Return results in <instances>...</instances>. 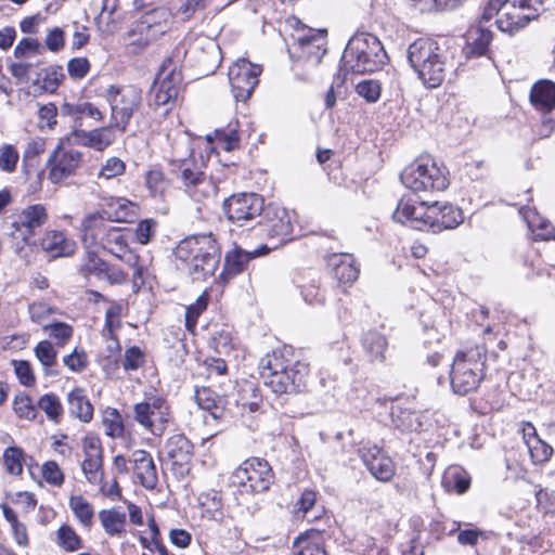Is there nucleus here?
<instances>
[{"label": "nucleus", "mask_w": 555, "mask_h": 555, "mask_svg": "<svg viewBox=\"0 0 555 555\" xmlns=\"http://www.w3.org/2000/svg\"><path fill=\"white\" fill-rule=\"evenodd\" d=\"M46 150V140L42 138L30 139L23 153V165L35 166L37 159Z\"/></svg>", "instance_id": "nucleus-46"}, {"label": "nucleus", "mask_w": 555, "mask_h": 555, "mask_svg": "<svg viewBox=\"0 0 555 555\" xmlns=\"http://www.w3.org/2000/svg\"><path fill=\"white\" fill-rule=\"evenodd\" d=\"M145 184L153 196L162 195L168 186L165 175L159 169H152L146 173Z\"/></svg>", "instance_id": "nucleus-50"}, {"label": "nucleus", "mask_w": 555, "mask_h": 555, "mask_svg": "<svg viewBox=\"0 0 555 555\" xmlns=\"http://www.w3.org/2000/svg\"><path fill=\"white\" fill-rule=\"evenodd\" d=\"M64 75L59 69H43L39 74V79L42 80L41 89L46 92H54Z\"/></svg>", "instance_id": "nucleus-61"}, {"label": "nucleus", "mask_w": 555, "mask_h": 555, "mask_svg": "<svg viewBox=\"0 0 555 555\" xmlns=\"http://www.w3.org/2000/svg\"><path fill=\"white\" fill-rule=\"evenodd\" d=\"M117 128L109 122L108 126L96 128L90 131L74 130L73 137L76 141L87 147L103 151L116 140Z\"/></svg>", "instance_id": "nucleus-23"}, {"label": "nucleus", "mask_w": 555, "mask_h": 555, "mask_svg": "<svg viewBox=\"0 0 555 555\" xmlns=\"http://www.w3.org/2000/svg\"><path fill=\"white\" fill-rule=\"evenodd\" d=\"M43 330L49 332L50 337L57 341V345L63 346L73 336V327L64 322H53L51 324H43Z\"/></svg>", "instance_id": "nucleus-49"}, {"label": "nucleus", "mask_w": 555, "mask_h": 555, "mask_svg": "<svg viewBox=\"0 0 555 555\" xmlns=\"http://www.w3.org/2000/svg\"><path fill=\"white\" fill-rule=\"evenodd\" d=\"M408 60L427 88H438L453 68V54L447 41L420 38L409 46Z\"/></svg>", "instance_id": "nucleus-1"}, {"label": "nucleus", "mask_w": 555, "mask_h": 555, "mask_svg": "<svg viewBox=\"0 0 555 555\" xmlns=\"http://www.w3.org/2000/svg\"><path fill=\"white\" fill-rule=\"evenodd\" d=\"M80 272L85 276L93 275L96 279L103 280L104 275L107 274V263L96 254L88 251L80 267Z\"/></svg>", "instance_id": "nucleus-37"}, {"label": "nucleus", "mask_w": 555, "mask_h": 555, "mask_svg": "<svg viewBox=\"0 0 555 555\" xmlns=\"http://www.w3.org/2000/svg\"><path fill=\"white\" fill-rule=\"evenodd\" d=\"M261 67L247 60H240L229 68V81L236 101L245 102L253 94Z\"/></svg>", "instance_id": "nucleus-14"}, {"label": "nucleus", "mask_w": 555, "mask_h": 555, "mask_svg": "<svg viewBox=\"0 0 555 555\" xmlns=\"http://www.w3.org/2000/svg\"><path fill=\"white\" fill-rule=\"evenodd\" d=\"M67 70L72 78L82 79L90 70V63L86 57H74L69 60Z\"/></svg>", "instance_id": "nucleus-63"}, {"label": "nucleus", "mask_w": 555, "mask_h": 555, "mask_svg": "<svg viewBox=\"0 0 555 555\" xmlns=\"http://www.w3.org/2000/svg\"><path fill=\"white\" fill-rule=\"evenodd\" d=\"M317 503V493L310 489L305 490L298 502L296 503V506L298 508L295 511L296 515L299 513L302 514V517H307L308 520H315L321 517L320 513H312L313 507Z\"/></svg>", "instance_id": "nucleus-41"}, {"label": "nucleus", "mask_w": 555, "mask_h": 555, "mask_svg": "<svg viewBox=\"0 0 555 555\" xmlns=\"http://www.w3.org/2000/svg\"><path fill=\"white\" fill-rule=\"evenodd\" d=\"M470 475L460 465L449 466L442 477V486H470Z\"/></svg>", "instance_id": "nucleus-43"}, {"label": "nucleus", "mask_w": 555, "mask_h": 555, "mask_svg": "<svg viewBox=\"0 0 555 555\" xmlns=\"http://www.w3.org/2000/svg\"><path fill=\"white\" fill-rule=\"evenodd\" d=\"M100 243L105 250L133 269L134 284L138 281L144 284L147 269L141 262L140 257L129 248L127 233L120 228H109L103 232Z\"/></svg>", "instance_id": "nucleus-10"}, {"label": "nucleus", "mask_w": 555, "mask_h": 555, "mask_svg": "<svg viewBox=\"0 0 555 555\" xmlns=\"http://www.w3.org/2000/svg\"><path fill=\"white\" fill-rule=\"evenodd\" d=\"M126 170V164L118 157L112 156L101 166L99 177L106 180L121 176Z\"/></svg>", "instance_id": "nucleus-56"}, {"label": "nucleus", "mask_w": 555, "mask_h": 555, "mask_svg": "<svg viewBox=\"0 0 555 555\" xmlns=\"http://www.w3.org/2000/svg\"><path fill=\"white\" fill-rule=\"evenodd\" d=\"M193 450V443L183 434H175L166 440L162 460L176 477H183L190 470Z\"/></svg>", "instance_id": "nucleus-11"}, {"label": "nucleus", "mask_w": 555, "mask_h": 555, "mask_svg": "<svg viewBox=\"0 0 555 555\" xmlns=\"http://www.w3.org/2000/svg\"><path fill=\"white\" fill-rule=\"evenodd\" d=\"M101 96L109 105L111 122L119 132H126L132 116L142 105L141 91L130 85H109L103 89Z\"/></svg>", "instance_id": "nucleus-6"}, {"label": "nucleus", "mask_w": 555, "mask_h": 555, "mask_svg": "<svg viewBox=\"0 0 555 555\" xmlns=\"http://www.w3.org/2000/svg\"><path fill=\"white\" fill-rule=\"evenodd\" d=\"M429 205L427 201L416 202L410 196H403L392 214V219L402 224L408 223L416 230L425 231L428 228L427 212Z\"/></svg>", "instance_id": "nucleus-19"}, {"label": "nucleus", "mask_w": 555, "mask_h": 555, "mask_svg": "<svg viewBox=\"0 0 555 555\" xmlns=\"http://www.w3.org/2000/svg\"><path fill=\"white\" fill-rule=\"evenodd\" d=\"M257 227L268 237L278 238L283 243L292 233V217L286 208L270 204L264 207L262 220Z\"/></svg>", "instance_id": "nucleus-17"}, {"label": "nucleus", "mask_w": 555, "mask_h": 555, "mask_svg": "<svg viewBox=\"0 0 555 555\" xmlns=\"http://www.w3.org/2000/svg\"><path fill=\"white\" fill-rule=\"evenodd\" d=\"M362 347L371 362H383L388 341L383 334L376 331H369L362 338Z\"/></svg>", "instance_id": "nucleus-31"}, {"label": "nucleus", "mask_w": 555, "mask_h": 555, "mask_svg": "<svg viewBox=\"0 0 555 555\" xmlns=\"http://www.w3.org/2000/svg\"><path fill=\"white\" fill-rule=\"evenodd\" d=\"M401 182L412 192L434 193L447 189L449 180L444 172L428 157H420L404 168Z\"/></svg>", "instance_id": "nucleus-7"}, {"label": "nucleus", "mask_w": 555, "mask_h": 555, "mask_svg": "<svg viewBox=\"0 0 555 555\" xmlns=\"http://www.w3.org/2000/svg\"><path fill=\"white\" fill-rule=\"evenodd\" d=\"M370 473L380 482H388L395 475L392 460L376 444L365 443L358 450Z\"/></svg>", "instance_id": "nucleus-18"}, {"label": "nucleus", "mask_w": 555, "mask_h": 555, "mask_svg": "<svg viewBox=\"0 0 555 555\" xmlns=\"http://www.w3.org/2000/svg\"><path fill=\"white\" fill-rule=\"evenodd\" d=\"M134 420L155 436H162L169 422V406L165 399L153 397L134 404Z\"/></svg>", "instance_id": "nucleus-12"}, {"label": "nucleus", "mask_w": 555, "mask_h": 555, "mask_svg": "<svg viewBox=\"0 0 555 555\" xmlns=\"http://www.w3.org/2000/svg\"><path fill=\"white\" fill-rule=\"evenodd\" d=\"M130 463H132L133 475L141 486H156V466L149 452L135 450Z\"/></svg>", "instance_id": "nucleus-25"}, {"label": "nucleus", "mask_w": 555, "mask_h": 555, "mask_svg": "<svg viewBox=\"0 0 555 555\" xmlns=\"http://www.w3.org/2000/svg\"><path fill=\"white\" fill-rule=\"evenodd\" d=\"M82 160V154L78 150L67 149L60 143L48 159L49 179L53 183H60L73 176Z\"/></svg>", "instance_id": "nucleus-16"}, {"label": "nucleus", "mask_w": 555, "mask_h": 555, "mask_svg": "<svg viewBox=\"0 0 555 555\" xmlns=\"http://www.w3.org/2000/svg\"><path fill=\"white\" fill-rule=\"evenodd\" d=\"M466 46L464 48L467 57H477L485 55L492 40V33L482 25L470 27L466 35Z\"/></svg>", "instance_id": "nucleus-27"}, {"label": "nucleus", "mask_w": 555, "mask_h": 555, "mask_svg": "<svg viewBox=\"0 0 555 555\" xmlns=\"http://www.w3.org/2000/svg\"><path fill=\"white\" fill-rule=\"evenodd\" d=\"M35 354L48 373V369L55 364L57 352L51 341L42 340L35 347Z\"/></svg>", "instance_id": "nucleus-48"}, {"label": "nucleus", "mask_w": 555, "mask_h": 555, "mask_svg": "<svg viewBox=\"0 0 555 555\" xmlns=\"http://www.w3.org/2000/svg\"><path fill=\"white\" fill-rule=\"evenodd\" d=\"M483 365L482 353L478 348L459 352L451 370L453 391L459 395H466L476 390L483 378Z\"/></svg>", "instance_id": "nucleus-8"}, {"label": "nucleus", "mask_w": 555, "mask_h": 555, "mask_svg": "<svg viewBox=\"0 0 555 555\" xmlns=\"http://www.w3.org/2000/svg\"><path fill=\"white\" fill-rule=\"evenodd\" d=\"M333 272L339 283L351 284L357 281L360 269L350 254H334L331 258Z\"/></svg>", "instance_id": "nucleus-29"}, {"label": "nucleus", "mask_w": 555, "mask_h": 555, "mask_svg": "<svg viewBox=\"0 0 555 555\" xmlns=\"http://www.w3.org/2000/svg\"><path fill=\"white\" fill-rule=\"evenodd\" d=\"M103 426L105 434L113 438L120 437L124 433L121 416L116 410L107 413L103 420Z\"/></svg>", "instance_id": "nucleus-59"}, {"label": "nucleus", "mask_w": 555, "mask_h": 555, "mask_svg": "<svg viewBox=\"0 0 555 555\" xmlns=\"http://www.w3.org/2000/svg\"><path fill=\"white\" fill-rule=\"evenodd\" d=\"M122 306L119 302H113L105 313V330L109 337L114 336V330L120 326V315Z\"/></svg>", "instance_id": "nucleus-62"}, {"label": "nucleus", "mask_w": 555, "mask_h": 555, "mask_svg": "<svg viewBox=\"0 0 555 555\" xmlns=\"http://www.w3.org/2000/svg\"><path fill=\"white\" fill-rule=\"evenodd\" d=\"M13 409L16 415L25 420H34L37 415V410L27 395H18L13 402Z\"/></svg>", "instance_id": "nucleus-52"}, {"label": "nucleus", "mask_w": 555, "mask_h": 555, "mask_svg": "<svg viewBox=\"0 0 555 555\" xmlns=\"http://www.w3.org/2000/svg\"><path fill=\"white\" fill-rule=\"evenodd\" d=\"M85 459L81 469L87 481L96 485L103 479V451L101 440L98 436L87 435L82 440Z\"/></svg>", "instance_id": "nucleus-20"}, {"label": "nucleus", "mask_w": 555, "mask_h": 555, "mask_svg": "<svg viewBox=\"0 0 555 555\" xmlns=\"http://www.w3.org/2000/svg\"><path fill=\"white\" fill-rule=\"evenodd\" d=\"M23 450L17 447H9L3 453V463L7 472L11 475H18L23 469Z\"/></svg>", "instance_id": "nucleus-45"}, {"label": "nucleus", "mask_w": 555, "mask_h": 555, "mask_svg": "<svg viewBox=\"0 0 555 555\" xmlns=\"http://www.w3.org/2000/svg\"><path fill=\"white\" fill-rule=\"evenodd\" d=\"M99 519L105 532L109 535H120L126 532V514L116 509H103Z\"/></svg>", "instance_id": "nucleus-35"}, {"label": "nucleus", "mask_w": 555, "mask_h": 555, "mask_svg": "<svg viewBox=\"0 0 555 555\" xmlns=\"http://www.w3.org/2000/svg\"><path fill=\"white\" fill-rule=\"evenodd\" d=\"M40 473L42 478L50 485L60 486L64 481V475L61 470L60 466L54 461L46 462L41 468Z\"/></svg>", "instance_id": "nucleus-60"}, {"label": "nucleus", "mask_w": 555, "mask_h": 555, "mask_svg": "<svg viewBox=\"0 0 555 555\" xmlns=\"http://www.w3.org/2000/svg\"><path fill=\"white\" fill-rule=\"evenodd\" d=\"M211 346L220 354L230 353L235 346L232 331L229 328L216 331L211 337Z\"/></svg>", "instance_id": "nucleus-42"}, {"label": "nucleus", "mask_w": 555, "mask_h": 555, "mask_svg": "<svg viewBox=\"0 0 555 555\" xmlns=\"http://www.w3.org/2000/svg\"><path fill=\"white\" fill-rule=\"evenodd\" d=\"M527 447L534 463H544L548 461L553 454V448L541 439L527 441Z\"/></svg>", "instance_id": "nucleus-53"}, {"label": "nucleus", "mask_w": 555, "mask_h": 555, "mask_svg": "<svg viewBox=\"0 0 555 555\" xmlns=\"http://www.w3.org/2000/svg\"><path fill=\"white\" fill-rule=\"evenodd\" d=\"M38 406L47 414L49 420L55 423L60 422V417L63 414V406L56 395H43L38 401Z\"/></svg>", "instance_id": "nucleus-40"}, {"label": "nucleus", "mask_w": 555, "mask_h": 555, "mask_svg": "<svg viewBox=\"0 0 555 555\" xmlns=\"http://www.w3.org/2000/svg\"><path fill=\"white\" fill-rule=\"evenodd\" d=\"M69 412L82 422L91 421L93 406L80 388H75L68 393Z\"/></svg>", "instance_id": "nucleus-34"}, {"label": "nucleus", "mask_w": 555, "mask_h": 555, "mask_svg": "<svg viewBox=\"0 0 555 555\" xmlns=\"http://www.w3.org/2000/svg\"><path fill=\"white\" fill-rule=\"evenodd\" d=\"M259 369L266 386L276 395L298 393L307 386L309 365L287 359L281 351H273L263 357Z\"/></svg>", "instance_id": "nucleus-2"}, {"label": "nucleus", "mask_w": 555, "mask_h": 555, "mask_svg": "<svg viewBox=\"0 0 555 555\" xmlns=\"http://www.w3.org/2000/svg\"><path fill=\"white\" fill-rule=\"evenodd\" d=\"M181 74L175 69L170 70L153 88L154 103L156 106H165L175 101L179 93Z\"/></svg>", "instance_id": "nucleus-26"}, {"label": "nucleus", "mask_w": 555, "mask_h": 555, "mask_svg": "<svg viewBox=\"0 0 555 555\" xmlns=\"http://www.w3.org/2000/svg\"><path fill=\"white\" fill-rule=\"evenodd\" d=\"M40 246L43 251L53 258L68 257L76 250V243L66 237V235L56 230H48L44 232Z\"/></svg>", "instance_id": "nucleus-24"}, {"label": "nucleus", "mask_w": 555, "mask_h": 555, "mask_svg": "<svg viewBox=\"0 0 555 555\" xmlns=\"http://www.w3.org/2000/svg\"><path fill=\"white\" fill-rule=\"evenodd\" d=\"M388 56L379 39L367 33L353 36L341 56V70L366 74L380 69Z\"/></svg>", "instance_id": "nucleus-4"}, {"label": "nucleus", "mask_w": 555, "mask_h": 555, "mask_svg": "<svg viewBox=\"0 0 555 555\" xmlns=\"http://www.w3.org/2000/svg\"><path fill=\"white\" fill-rule=\"evenodd\" d=\"M48 221V211L41 204L29 205L12 216L11 236L27 244Z\"/></svg>", "instance_id": "nucleus-13"}, {"label": "nucleus", "mask_w": 555, "mask_h": 555, "mask_svg": "<svg viewBox=\"0 0 555 555\" xmlns=\"http://www.w3.org/2000/svg\"><path fill=\"white\" fill-rule=\"evenodd\" d=\"M250 259H253L250 253L242 249H234L225 256L224 272L228 275H236L245 270Z\"/></svg>", "instance_id": "nucleus-36"}, {"label": "nucleus", "mask_w": 555, "mask_h": 555, "mask_svg": "<svg viewBox=\"0 0 555 555\" xmlns=\"http://www.w3.org/2000/svg\"><path fill=\"white\" fill-rule=\"evenodd\" d=\"M538 504L541 505L546 513L555 512V489L540 488L535 493Z\"/></svg>", "instance_id": "nucleus-64"}, {"label": "nucleus", "mask_w": 555, "mask_h": 555, "mask_svg": "<svg viewBox=\"0 0 555 555\" xmlns=\"http://www.w3.org/2000/svg\"><path fill=\"white\" fill-rule=\"evenodd\" d=\"M530 103L540 112H551L555 107V83L551 80H539L530 90Z\"/></svg>", "instance_id": "nucleus-28"}, {"label": "nucleus", "mask_w": 555, "mask_h": 555, "mask_svg": "<svg viewBox=\"0 0 555 555\" xmlns=\"http://www.w3.org/2000/svg\"><path fill=\"white\" fill-rule=\"evenodd\" d=\"M144 363V353L137 347L132 346L125 351L121 365L126 371H135Z\"/></svg>", "instance_id": "nucleus-58"}, {"label": "nucleus", "mask_w": 555, "mask_h": 555, "mask_svg": "<svg viewBox=\"0 0 555 555\" xmlns=\"http://www.w3.org/2000/svg\"><path fill=\"white\" fill-rule=\"evenodd\" d=\"M356 90L357 93L369 103H375L380 98L382 86L378 80L365 79L357 85Z\"/></svg>", "instance_id": "nucleus-47"}, {"label": "nucleus", "mask_w": 555, "mask_h": 555, "mask_svg": "<svg viewBox=\"0 0 555 555\" xmlns=\"http://www.w3.org/2000/svg\"><path fill=\"white\" fill-rule=\"evenodd\" d=\"M325 39L322 36L305 37L298 40L300 57L306 59L312 65H318L326 52Z\"/></svg>", "instance_id": "nucleus-32"}, {"label": "nucleus", "mask_w": 555, "mask_h": 555, "mask_svg": "<svg viewBox=\"0 0 555 555\" xmlns=\"http://www.w3.org/2000/svg\"><path fill=\"white\" fill-rule=\"evenodd\" d=\"M551 0H505L503 15L515 21L517 31L537 20Z\"/></svg>", "instance_id": "nucleus-22"}, {"label": "nucleus", "mask_w": 555, "mask_h": 555, "mask_svg": "<svg viewBox=\"0 0 555 555\" xmlns=\"http://www.w3.org/2000/svg\"><path fill=\"white\" fill-rule=\"evenodd\" d=\"M175 255L195 279L214 275L220 262V249L211 233L185 237L176 247Z\"/></svg>", "instance_id": "nucleus-3"}, {"label": "nucleus", "mask_w": 555, "mask_h": 555, "mask_svg": "<svg viewBox=\"0 0 555 555\" xmlns=\"http://www.w3.org/2000/svg\"><path fill=\"white\" fill-rule=\"evenodd\" d=\"M105 206L107 209L103 210V214L117 222L128 221L130 218L135 216V205L125 197H112L107 199Z\"/></svg>", "instance_id": "nucleus-33"}, {"label": "nucleus", "mask_w": 555, "mask_h": 555, "mask_svg": "<svg viewBox=\"0 0 555 555\" xmlns=\"http://www.w3.org/2000/svg\"><path fill=\"white\" fill-rule=\"evenodd\" d=\"M176 146L184 147L183 151L173 150L170 159L171 171L180 180L184 192L194 201L203 199L216 193V185L211 179L196 167L192 159V150L189 146V140L183 138L176 141Z\"/></svg>", "instance_id": "nucleus-5"}, {"label": "nucleus", "mask_w": 555, "mask_h": 555, "mask_svg": "<svg viewBox=\"0 0 555 555\" xmlns=\"http://www.w3.org/2000/svg\"><path fill=\"white\" fill-rule=\"evenodd\" d=\"M215 137L218 146L227 152H231L238 146L240 135L235 128H230L229 130L216 129Z\"/></svg>", "instance_id": "nucleus-51"}, {"label": "nucleus", "mask_w": 555, "mask_h": 555, "mask_svg": "<svg viewBox=\"0 0 555 555\" xmlns=\"http://www.w3.org/2000/svg\"><path fill=\"white\" fill-rule=\"evenodd\" d=\"M504 7L505 0H489L481 14L480 24L482 22H488L492 17L496 16L495 23L501 31L515 34L517 31L515 21L512 18H507L506 13L503 15Z\"/></svg>", "instance_id": "nucleus-30"}, {"label": "nucleus", "mask_w": 555, "mask_h": 555, "mask_svg": "<svg viewBox=\"0 0 555 555\" xmlns=\"http://www.w3.org/2000/svg\"><path fill=\"white\" fill-rule=\"evenodd\" d=\"M274 483V473L264 459L251 456L246 459L232 473L231 486H257Z\"/></svg>", "instance_id": "nucleus-15"}, {"label": "nucleus", "mask_w": 555, "mask_h": 555, "mask_svg": "<svg viewBox=\"0 0 555 555\" xmlns=\"http://www.w3.org/2000/svg\"><path fill=\"white\" fill-rule=\"evenodd\" d=\"M209 296L204 292L194 304L186 307L185 327L193 332L197 324L198 317L207 309Z\"/></svg>", "instance_id": "nucleus-39"}, {"label": "nucleus", "mask_w": 555, "mask_h": 555, "mask_svg": "<svg viewBox=\"0 0 555 555\" xmlns=\"http://www.w3.org/2000/svg\"><path fill=\"white\" fill-rule=\"evenodd\" d=\"M464 221L463 212L460 208L449 204L433 202L428 206L426 230L434 233L442 230L455 229Z\"/></svg>", "instance_id": "nucleus-21"}, {"label": "nucleus", "mask_w": 555, "mask_h": 555, "mask_svg": "<svg viewBox=\"0 0 555 555\" xmlns=\"http://www.w3.org/2000/svg\"><path fill=\"white\" fill-rule=\"evenodd\" d=\"M69 506L75 516L83 526H90L93 518V508L82 496H72Z\"/></svg>", "instance_id": "nucleus-44"}, {"label": "nucleus", "mask_w": 555, "mask_h": 555, "mask_svg": "<svg viewBox=\"0 0 555 555\" xmlns=\"http://www.w3.org/2000/svg\"><path fill=\"white\" fill-rule=\"evenodd\" d=\"M56 542L59 546L66 552H75L82 546L80 537L67 525H63L59 528Z\"/></svg>", "instance_id": "nucleus-38"}, {"label": "nucleus", "mask_w": 555, "mask_h": 555, "mask_svg": "<svg viewBox=\"0 0 555 555\" xmlns=\"http://www.w3.org/2000/svg\"><path fill=\"white\" fill-rule=\"evenodd\" d=\"M294 550V555H327L324 547L302 535L295 539Z\"/></svg>", "instance_id": "nucleus-57"}, {"label": "nucleus", "mask_w": 555, "mask_h": 555, "mask_svg": "<svg viewBox=\"0 0 555 555\" xmlns=\"http://www.w3.org/2000/svg\"><path fill=\"white\" fill-rule=\"evenodd\" d=\"M20 154L11 144L0 146V169L5 172H13L16 168Z\"/></svg>", "instance_id": "nucleus-54"}, {"label": "nucleus", "mask_w": 555, "mask_h": 555, "mask_svg": "<svg viewBox=\"0 0 555 555\" xmlns=\"http://www.w3.org/2000/svg\"><path fill=\"white\" fill-rule=\"evenodd\" d=\"M392 421L402 431H414L418 430L421 427L418 416L412 412L401 411L399 414L392 412Z\"/></svg>", "instance_id": "nucleus-55"}, {"label": "nucleus", "mask_w": 555, "mask_h": 555, "mask_svg": "<svg viewBox=\"0 0 555 555\" xmlns=\"http://www.w3.org/2000/svg\"><path fill=\"white\" fill-rule=\"evenodd\" d=\"M264 198L257 193H237L223 202V211L237 227H257L262 220Z\"/></svg>", "instance_id": "nucleus-9"}]
</instances>
